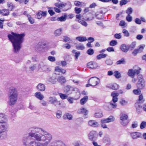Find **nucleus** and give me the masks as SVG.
<instances>
[{
    "label": "nucleus",
    "instance_id": "nucleus-24",
    "mask_svg": "<svg viewBox=\"0 0 146 146\" xmlns=\"http://www.w3.org/2000/svg\"><path fill=\"white\" fill-rule=\"evenodd\" d=\"M35 96L40 100H42L44 98V96L40 92H37L35 94Z\"/></svg>",
    "mask_w": 146,
    "mask_h": 146
},
{
    "label": "nucleus",
    "instance_id": "nucleus-34",
    "mask_svg": "<svg viewBox=\"0 0 146 146\" xmlns=\"http://www.w3.org/2000/svg\"><path fill=\"white\" fill-rule=\"evenodd\" d=\"M76 48L78 50H83L85 49V47L84 45L81 43L76 45Z\"/></svg>",
    "mask_w": 146,
    "mask_h": 146
},
{
    "label": "nucleus",
    "instance_id": "nucleus-45",
    "mask_svg": "<svg viewBox=\"0 0 146 146\" xmlns=\"http://www.w3.org/2000/svg\"><path fill=\"white\" fill-rule=\"evenodd\" d=\"M58 81L61 83H64L66 81L65 78L63 76H61L58 79Z\"/></svg>",
    "mask_w": 146,
    "mask_h": 146
},
{
    "label": "nucleus",
    "instance_id": "nucleus-53",
    "mask_svg": "<svg viewBox=\"0 0 146 146\" xmlns=\"http://www.w3.org/2000/svg\"><path fill=\"white\" fill-rule=\"evenodd\" d=\"M94 53V50L92 48H90L88 49L87 51V53L90 55H93Z\"/></svg>",
    "mask_w": 146,
    "mask_h": 146
},
{
    "label": "nucleus",
    "instance_id": "nucleus-10",
    "mask_svg": "<svg viewBox=\"0 0 146 146\" xmlns=\"http://www.w3.org/2000/svg\"><path fill=\"white\" fill-rule=\"evenodd\" d=\"M115 120L114 117L113 116H110L108 118H104L101 120L102 123H109Z\"/></svg>",
    "mask_w": 146,
    "mask_h": 146
},
{
    "label": "nucleus",
    "instance_id": "nucleus-42",
    "mask_svg": "<svg viewBox=\"0 0 146 146\" xmlns=\"http://www.w3.org/2000/svg\"><path fill=\"white\" fill-rule=\"evenodd\" d=\"M37 65L36 64H32L29 67V68L31 71H34L36 68L38 69Z\"/></svg>",
    "mask_w": 146,
    "mask_h": 146
},
{
    "label": "nucleus",
    "instance_id": "nucleus-26",
    "mask_svg": "<svg viewBox=\"0 0 146 146\" xmlns=\"http://www.w3.org/2000/svg\"><path fill=\"white\" fill-rule=\"evenodd\" d=\"M76 39V40L80 42H84L87 40L85 36H79L77 37Z\"/></svg>",
    "mask_w": 146,
    "mask_h": 146
},
{
    "label": "nucleus",
    "instance_id": "nucleus-33",
    "mask_svg": "<svg viewBox=\"0 0 146 146\" xmlns=\"http://www.w3.org/2000/svg\"><path fill=\"white\" fill-rule=\"evenodd\" d=\"M138 102H137L135 104L137 111L138 112H140L142 109V106Z\"/></svg>",
    "mask_w": 146,
    "mask_h": 146
},
{
    "label": "nucleus",
    "instance_id": "nucleus-62",
    "mask_svg": "<svg viewBox=\"0 0 146 146\" xmlns=\"http://www.w3.org/2000/svg\"><path fill=\"white\" fill-rule=\"evenodd\" d=\"M126 20L129 22H131L132 20V17L130 15H127L126 17Z\"/></svg>",
    "mask_w": 146,
    "mask_h": 146
},
{
    "label": "nucleus",
    "instance_id": "nucleus-25",
    "mask_svg": "<svg viewBox=\"0 0 146 146\" xmlns=\"http://www.w3.org/2000/svg\"><path fill=\"white\" fill-rule=\"evenodd\" d=\"M55 71L59 72H61L63 74L65 73L66 72V70L61 68L58 66H57L55 67Z\"/></svg>",
    "mask_w": 146,
    "mask_h": 146
},
{
    "label": "nucleus",
    "instance_id": "nucleus-21",
    "mask_svg": "<svg viewBox=\"0 0 146 146\" xmlns=\"http://www.w3.org/2000/svg\"><path fill=\"white\" fill-rule=\"evenodd\" d=\"M79 113H83L84 115H86L88 113V111L84 108H81L78 110V111Z\"/></svg>",
    "mask_w": 146,
    "mask_h": 146
},
{
    "label": "nucleus",
    "instance_id": "nucleus-46",
    "mask_svg": "<svg viewBox=\"0 0 146 146\" xmlns=\"http://www.w3.org/2000/svg\"><path fill=\"white\" fill-rule=\"evenodd\" d=\"M78 21L79 23L81 24L82 25L85 27H86L88 26V24L87 23L83 20L79 19L78 20Z\"/></svg>",
    "mask_w": 146,
    "mask_h": 146
},
{
    "label": "nucleus",
    "instance_id": "nucleus-27",
    "mask_svg": "<svg viewBox=\"0 0 146 146\" xmlns=\"http://www.w3.org/2000/svg\"><path fill=\"white\" fill-rule=\"evenodd\" d=\"M127 74L129 76L133 78L135 76L133 69H129L127 73Z\"/></svg>",
    "mask_w": 146,
    "mask_h": 146
},
{
    "label": "nucleus",
    "instance_id": "nucleus-6",
    "mask_svg": "<svg viewBox=\"0 0 146 146\" xmlns=\"http://www.w3.org/2000/svg\"><path fill=\"white\" fill-rule=\"evenodd\" d=\"M40 68L44 71L50 72L51 70V68L47 65L46 63L43 62H40L38 65V69Z\"/></svg>",
    "mask_w": 146,
    "mask_h": 146
},
{
    "label": "nucleus",
    "instance_id": "nucleus-11",
    "mask_svg": "<svg viewBox=\"0 0 146 146\" xmlns=\"http://www.w3.org/2000/svg\"><path fill=\"white\" fill-rule=\"evenodd\" d=\"M96 133L95 131H92L89 134V139L91 141L95 140L97 139Z\"/></svg>",
    "mask_w": 146,
    "mask_h": 146
},
{
    "label": "nucleus",
    "instance_id": "nucleus-56",
    "mask_svg": "<svg viewBox=\"0 0 146 146\" xmlns=\"http://www.w3.org/2000/svg\"><path fill=\"white\" fill-rule=\"evenodd\" d=\"M133 12V9L131 7H129L128 8L126 11V13L128 15H130Z\"/></svg>",
    "mask_w": 146,
    "mask_h": 146
},
{
    "label": "nucleus",
    "instance_id": "nucleus-51",
    "mask_svg": "<svg viewBox=\"0 0 146 146\" xmlns=\"http://www.w3.org/2000/svg\"><path fill=\"white\" fill-rule=\"evenodd\" d=\"M49 9L48 10V12L51 16H52L55 14V12L53 11V7H48Z\"/></svg>",
    "mask_w": 146,
    "mask_h": 146
},
{
    "label": "nucleus",
    "instance_id": "nucleus-40",
    "mask_svg": "<svg viewBox=\"0 0 146 146\" xmlns=\"http://www.w3.org/2000/svg\"><path fill=\"white\" fill-rule=\"evenodd\" d=\"M107 55L105 54H100L97 56V58L98 60H100L102 58H106Z\"/></svg>",
    "mask_w": 146,
    "mask_h": 146
},
{
    "label": "nucleus",
    "instance_id": "nucleus-49",
    "mask_svg": "<svg viewBox=\"0 0 146 146\" xmlns=\"http://www.w3.org/2000/svg\"><path fill=\"white\" fill-rule=\"evenodd\" d=\"M59 95L60 98L62 100L66 99L68 96L67 95L63 94L61 93H59Z\"/></svg>",
    "mask_w": 146,
    "mask_h": 146
},
{
    "label": "nucleus",
    "instance_id": "nucleus-48",
    "mask_svg": "<svg viewBox=\"0 0 146 146\" xmlns=\"http://www.w3.org/2000/svg\"><path fill=\"white\" fill-rule=\"evenodd\" d=\"M64 117H66L69 120H71L73 117L72 116L71 114L68 113H66L64 115Z\"/></svg>",
    "mask_w": 146,
    "mask_h": 146
},
{
    "label": "nucleus",
    "instance_id": "nucleus-36",
    "mask_svg": "<svg viewBox=\"0 0 146 146\" xmlns=\"http://www.w3.org/2000/svg\"><path fill=\"white\" fill-rule=\"evenodd\" d=\"M109 87L113 90H117L119 88V86L116 84H114L110 85Z\"/></svg>",
    "mask_w": 146,
    "mask_h": 146
},
{
    "label": "nucleus",
    "instance_id": "nucleus-38",
    "mask_svg": "<svg viewBox=\"0 0 146 146\" xmlns=\"http://www.w3.org/2000/svg\"><path fill=\"white\" fill-rule=\"evenodd\" d=\"M136 42H133L130 44L128 46L129 49L133 50L136 46Z\"/></svg>",
    "mask_w": 146,
    "mask_h": 146
},
{
    "label": "nucleus",
    "instance_id": "nucleus-61",
    "mask_svg": "<svg viewBox=\"0 0 146 146\" xmlns=\"http://www.w3.org/2000/svg\"><path fill=\"white\" fill-rule=\"evenodd\" d=\"M120 123L123 126H125L128 124V121L127 120L120 121Z\"/></svg>",
    "mask_w": 146,
    "mask_h": 146
},
{
    "label": "nucleus",
    "instance_id": "nucleus-8",
    "mask_svg": "<svg viewBox=\"0 0 146 146\" xmlns=\"http://www.w3.org/2000/svg\"><path fill=\"white\" fill-rule=\"evenodd\" d=\"M49 102L51 104H53L56 106L61 104L60 102L58 101L57 98L54 96L50 97L49 98Z\"/></svg>",
    "mask_w": 146,
    "mask_h": 146
},
{
    "label": "nucleus",
    "instance_id": "nucleus-39",
    "mask_svg": "<svg viewBox=\"0 0 146 146\" xmlns=\"http://www.w3.org/2000/svg\"><path fill=\"white\" fill-rule=\"evenodd\" d=\"M27 17H28V20L31 24H33L34 23L35 20L30 15H27Z\"/></svg>",
    "mask_w": 146,
    "mask_h": 146
},
{
    "label": "nucleus",
    "instance_id": "nucleus-43",
    "mask_svg": "<svg viewBox=\"0 0 146 146\" xmlns=\"http://www.w3.org/2000/svg\"><path fill=\"white\" fill-rule=\"evenodd\" d=\"M76 50H72V52L74 54V56L75 57V58L76 60H77L78 56L80 55V52H76Z\"/></svg>",
    "mask_w": 146,
    "mask_h": 146
},
{
    "label": "nucleus",
    "instance_id": "nucleus-57",
    "mask_svg": "<svg viewBox=\"0 0 146 146\" xmlns=\"http://www.w3.org/2000/svg\"><path fill=\"white\" fill-rule=\"evenodd\" d=\"M146 127V122L143 121L141 123L140 128L141 129H143Z\"/></svg>",
    "mask_w": 146,
    "mask_h": 146
},
{
    "label": "nucleus",
    "instance_id": "nucleus-29",
    "mask_svg": "<svg viewBox=\"0 0 146 146\" xmlns=\"http://www.w3.org/2000/svg\"><path fill=\"white\" fill-rule=\"evenodd\" d=\"M9 13V10L7 9H2L1 11V14L3 16H7Z\"/></svg>",
    "mask_w": 146,
    "mask_h": 146
},
{
    "label": "nucleus",
    "instance_id": "nucleus-31",
    "mask_svg": "<svg viewBox=\"0 0 146 146\" xmlns=\"http://www.w3.org/2000/svg\"><path fill=\"white\" fill-rule=\"evenodd\" d=\"M128 117V116L127 115L122 114L120 115V119L121 121L127 120Z\"/></svg>",
    "mask_w": 146,
    "mask_h": 146
},
{
    "label": "nucleus",
    "instance_id": "nucleus-15",
    "mask_svg": "<svg viewBox=\"0 0 146 146\" xmlns=\"http://www.w3.org/2000/svg\"><path fill=\"white\" fill-rule=\"evenodd\" d=\"M89 125L94 127H97L100 126L98 123L94 120H90L88 121Z\"/></svg>",
    "mask_w": 146,
    "mask_h": 146
},
{
    "label": "nucleus",
    "instance_id": "nucleus-44",
    "mask_svg": "<svg viewBox=\"0 0 146 146\" xmlns=\"http://www.w3.org/2000/svg\"><path fill=\"white\" fill-rule=\"evenodd\" d=\"M125 59L123 58H122L121 60H120L116 62V64L117 65H119L121 64H125Z\"/></svg>",
    "mask_w": 146,
    "mask_h": 146
},
{
    "label": "nucleus",
    "instance_id": "nucleus-17",
    "mask_svg": "<svg viewBox=\"0 0 146 146\" xmlns=\"http://www.w3.org/2000/svg\"><path fill=\"white\" fill-rule=\"evenodd\" d=\"M56 73L54 74L52 76L48 79V81L52 84H54L56 82Z\"/></svg>",
    "mask_w": 146,
    "mask_h": 146
},
{
    "label": "nucleus",
    "instance_id": "nucleus-19",
    "mask_svg": "<svg viewBox=\"0 0 146 146\" xmlns=\"http://www.w3.org/2000/svg\"><path fill=\"white\" fill-rule=\"evenodd\" d=\"M120 49L123 52L126 53L129 50V48L128 46H127V45L125 44H121L120 47Z\"/></svg>",
    "mask_w": 146,
    "mask_h": 146
},
{
    "label": "nucleus",
    "instance_id": "nucleus-64",
    "mask_svg": "<svg viewBox=\"0 0 146 146\" xmlns=\"http://www.w3.org/2000/svg\"><path fill=\"white\" fill-rule=\"evenodd\" d=\"M128 1L127 0H122L120 2V5L122 6L123 5L126 4Z\"/></svg>",
    "mask_w": 146,
    "mask_h": 146
},
{
    "label": "nucleus",
    "instance_id": "nucleus-18",
    "mask_svg": "<svg viewBox=\"0 0 146 146\" xmlns=\"http://www.w3.org/2000/svg\"><path fill=\"white\" fill-rule=\"evenodd\" d=\"M141 134L138 132H134L131 133V135L133 139H136L141 137Z\"/></svg>",
    "mask_w": 146,
    "mask_h": 146
},
{
    "label": "nucleus",
    "instance_id": "nucleus-1",
    "mask_svg": "<svg viewBox=\"0 0 146 146\" xmlns=\"http://www.w3.org/2000/svg\"><path fill=\"white\" fill-rule=\"evenodd\" d=\"M29 136L34 137L38 142L37 146H47L51 142L52 135L42 129L37 127H31L29 129Z\"/></svg>",
    "mask_w": 146,
    "mask_h": 146
},
{
    "label": "nucleus",
    "instance_id": "nucleus-9",
    "mask_svg": "<svg viewBox=\"0 0 146 146\" xmlns=\"http://www.w3.org/2000/svg\"><path fill=\"white\" fill-rule=\"evenodd\" d=\"M145 46V45H141L137 48L135 49L132 52V53L134 56H136L137 54L142 52Z\"/></svg>",
    "mask_w": 146,
    "mask_h": 146
},
{
    "label": "nucleus",
    "instance_id": "nucleus-52",
    "mask_svg": "<svg viewBox=\"0 0 146 146\" xmlns=\"http://www.w3.org/2000/svg\"><path fill=\"white\" fill-rule=\"evenodd\" d=\"M128 101L123 99L121 100L120 102V104L122 106H125L127 104Z\"/></svg>",
    "mask_w": 146,
    "mask_h": 146
},
{
    "label": "nucleus",
    "instance_id": "nucleus-59",
    "mask_svg": "<svg viewBox=\"0 0 146 146\" xmlns=\"http://www.w3.org/2000/svg\"><path fill=\"white\" fill-rule=\"evenodd\" d=\"M103 114L101 113H96L94 114V116L96 118H100L103 116Z\"/></svg>",
    "mask_w": 146,
    "mask_h": 146
},
{
    "label": "nucleus",
    "instance_id": "nucleus-63",
    "mask_svg": "<svg viewBox=\"0 0 146 146\" xmlns=\"http://www.w3.org/2000/svg\"><path fill=\"white\" fill-rule=\"evenodd\" d=\"M104 108L107 110H111L112 109L109 104L105 106Z\"/></svg>",
    "mask_w": 146,
    "mask_h": 146
},
{
    "label": "nucleus",
    "instance_id": "nucleus-3",
    "mask_svg": "<svg viewBox=\"0 0 146 146\" xmlns=\"http://www.w3.org/2000/svg\"><path fill=\"white\" fill-rule=\"evenodd\" d=\"M7 116L5 114L0 113V139L5 138L6 135V131L8 128Z\"/></svg>",
    "mask_w": 146,
    "mask_h": 146
},
{
    "label": "nucleus",
    "instance_id": "nucleus-12",
    "mask_svg": "<svg viewBox=\"0 0 146 146\" xmlns=\"http://www.w3.org/2000/svg\"><path fill=\"white\" fill-rule=\"evenodd\" d=\"M87 67L89 68L95 69L98 67L97 64L95 62L91 61L87 64Z\"/></svg>",
    "mask_w": 146,
    "mask_h": 146
},
{
    "label": "nucleus",
    "instance_id": "nucleus-41",
    "mask_svg": "<svg viewBox=\"0 0 146 146\" xmlns=\"http://www.w3.org/2000/svg\"><path fill=\"white\" fill-rule=\"evenodd\" d=\"M114 76L117 78L118 79L121 77V74L118 71H115L114 72Z\"/></svg>",
    "mask_w": 146,
    "mask_h": 146
},
{
    "label": "nucleus",
    "instance_id": "nucleus-30",
    "mask_svg": "<svg viewBox=\"0 0 146 146\" xmlns=\"http://www.w3.org/2000/svg\"><path fill=\"white\" fill-rule=\"evenodd\" d=\"M145 100L142 94H140L139 96L138 101L137 102L140 103H143L145 102Z\"/></svg>",
    "mask_w": 146,
    "mask_h": 146
},
{
    "label": "nucleus",
    "instance_id": "nucleus-32",
    "mask_svg": "<svg viewBox=\"0 0 146 146\" xmlns=\"http://www.w3.org/2000/svg\"><path fill=\"white\" fill-rule=\"evenodd\" d=\"M88 99V96H85L82 98L81 99L80 102V104L82 105H84L87 101Z\"/></svg>",
    "mask_w": 146,
    "mask_h": 146
},
{
    "label": "nucleus",
    "instance_id": "nucleus-4",
    "mask_svg": "<svg viewBox=\"0 0 146 146\" xmlns=\"http://www.w3.org/2000/svg\"><path fill=\"white\" fill-rule=\"evenodd\" d=\"M8 104L12 106L16 103L17 100V94L15 88L11 87L9 88L8 93Z\"/></svg>",
    "mask_w": 146,
    "mask_h": 146
},
{
    "label": "nucleus",
    "instance_id": "nucleus-55",
    "mask_svg": "<svg viewBox=\"0 0 146 146\" xmlns=\"http://www.w3.org/2000/svg\"><path fill=\"white\" fill-rule=\"evenodd\" d=\"M109 104L110 105V106H111L112 109L115 108L117 107V105L115 103L110 102L109 103Z\"/></svg>",
    "mask_w": 146,
    "mask_h": 146
},
{
    "label": "nucleus",
    "instance_id": "nucleus-14",
    "mask_svg": "<svg viewBox=\"0 0 146 146\" xmlns=\"http://www.w3.org/2000/svg\"><path fill=\"white\" fill-rule=\"evenodd\" d=\"M119 94L115 92H113L111 94V96L112 97V102L113 103H116L117 102L118 98L117 96H119Z\"/></svg>",
    "mask_w": 146,
    "mask_h": 146
},
{
    "label": "nucleus",
    "instance_id": "nucleus-50",
    "mask_svg": "<svg viewBox=\"0 0 146 146\" xmlns=\"http://www.w3.org/2000/svg\"><path fill=\"white\" fill-rule=\"evenodd\" d=\"M117 44V42L115 40H112L110 43V45L111 46H114Z\"/></svg>",
    "mask_w": 146,
    "mask_h": 146
},
{
    "label": "nucleus",
    "instance_id": "nucleus-47",
    "mask_svg": "<svg viewBox=\"0 0 146 146\" xmlns=\"http://www.w3.org/2000/svg\"><path fill=\"white\" fill-rule=\"evenodd\" d=\"M133 92L135 95H138L141 94V91L139 89H137L133 90Z\"/></svg>",
    "mask_w": 146,
    "mask_h": 146
},
{
    "label": "nucleus",
    "instance_id": "nucleus-22",
    "mask_svg": "<svg viewBox=\"0 0 146 146\" xmlns=\"http://www.w3.org/2000/svg\"><path fill=\"white\" fill-rule=\"evenodd\" d=\"M135 75H138L140 73L141 69L137 66H135L133 68Z\"/></svg>",
    "mask_w": 146,
    "mask_h": 146
},
{
    "label": "nucleus",
    "instance_id": "nucleus-60",
    "mask_svg": "<svg viewBox=\"0 0 146 146\" xmlns=\"http://www.w3.org/2000/svg\"><path fill=\"white\" fill-rule=\"evenodd\" d=\"M106 64L108 65H111L113 64L112 60L110 59H108L106 60Z\"/></svg>",
    "mask_w": 146,
    "mask_h": 146
},
{
    "label": "nucleus",
    "instance_id": "nucleus-7",
    "mask_svg": "<svg viewBox=\"0 0 146 146\" xmlns=\"http://www.w3.org/2000/svg\"><path fill=\"white\" fill-rule=\"evenodd\" d=\"M100 82V80L96 77L91 78L88 81V83H90L92 86H95L98 85Z\"/></svg>",
    "mask_w": 146,
    "mask_h": 146
},
{
    "label": "nucleus",
    "instance_id": "nucleus-5",
    "mask_svg": "<svg viewBox=\"0 0 146 146\" xmlns=\"http://www.w3.org/2000/svg\"><path fill=\"white\" fill-rule=\"evenodd\" d=\"M33 138L29 136V133L28 135H25L23 139V142L24 146H37L38 142L35 140H33Z\"/></svg>",
    "mask_w": 146,
    "mask_h": 146
},
{
    "label": "nucleus",
    "instance_id": "nucleus-28",
    "mask_svg": "<svg viewBox=\"0 0 146 146\" xmlns=\"http://www.w3.org/2000/svg\"><path fill=\"white\" fill-rule=\"evenodd\" d=\"M62 30V28L56 30L54 33L55 36H60L61 34Z\"/></svg>",
    "mask_w": 146,
    "mask_h": 146
},
{
    "label": "nucleus",
    "instance_id": "nucleus-20",
    "mask_svg": "<svg viewBox=\"0 0 146 146\" xmlns=\"http://www.w3.org/2000/svg\"><path fill=\"white\" fill-rule=\"evenodd\" d=\"M36 88L38 91H44L45 90V86L43 84L40 83L37 86Z\"/></svg>",
    "mask_w": 146,
    "mask_h": 146
},
{
    "label": "nucleus",
    "instance_id": "nucleus-13",
    "mask_svg": "<svg viewBox=\"0 0 146 146\" xmlns=\"http://www.w3.org/2000/svg\"><path fill=\"white\" fill-rule=\"evenodd\" d=\"M47 12L39 11L36 15V17L38 19H41L42 17H45L46 15Z\"/></svg>",
    "mask_w": 146,
    "mask_h": 146
},
{
    "label": "nucleus",
    "instance_id": "nucleus-2",
    "mask_svg": "<svg viewBox=\"0 0 146 146\" xmlns=\"http://www.w3.org/2000/svg\"><path fill=\"white\" fill-rule=\"evenodd\" d=\"M25 34L24 33L18 34L11 32L9 34L8 37L12 44L13 51L15 53L18 52L21 48V44L24 42Z\"/></svg>",
    "mask_w": 146,
    "mask_h": 146
},
{
    "label": "nucleus",
    "instance_id": "nucleus-37",
    "mask_svg": "<svg viewBox=\"0 0 146 146\" xmlns=\"http://www.w3.org/2000/svg\"><path fill=\"white\" fill-rule=\"evenodd\" d=\"M56 145L55 146H65V144L60 141H55Z\"/></svg>",
    "mask_w": 146,
    "mask_h": 146
},
{
    "label": "nucleus",
    "instance_id": "nucleus-16",
    "mask_svg": "<svg viewBox=\"0 0 146 146\" xmlns=\"http://www.w3.org/2000/svg\"><path fill=\"white\" fill-rule=\"evenodd\" d=\"M138 81V84L140 85V87L141 88H143L145 86V85L142 84L143 81V76L142 75L139 74L137 76Z\"/></svg>",
    "mask_w": 146,
    "mask_h": 146
},
{
    "label": "nucleus",
    "instance_id": "nucleus-54",
    "mask_svg": "<svg viewBox=\"0 0 146 146\" xmlns=\"http://www.w3.org/2000/svg\"><path fill=\"white\" fill-rule=\"evenodd\" d=\"M123 33L124 34V36L126 37H128L129 36L130 34L128 31L125 29L123 30L122 31Z\"/></svg>",
    "mask_w": 146,
    "mask_h": 146
},
{
    "label": "nucleus",
    "instance_id": "nucleus-23",
    "mask_svg": "<svg viewBox=\"0 0 146 146\" xmlns=\"http://www.w3.org/2000/svg\"><path fill=\"white\" fill-rule=\"evenodd\" d=\"M54 5L56 6L60 9L65 7L66 4L64 3L63 2H58L57 3H55Z\"/></svg>",
    "mask_w": 146,
    "mask_h": 146
},
{
    "label": "nucleus",
    "instance_id": "nucleus-35",
    "mask_svg": "<svg viewBox=\"0 0 146 146\" xmlns=\"http://www.w3.org/2000/svg\"><path fill=\"white\" fill-rule=\"evenodd\" d=\"M67 17L66 15H64V16H62L60 17H58L57 19L58 21H66Z\"/></svg>",
    "mask_w": 146,
    "mask_h": 146
},
{
    "label": "nucleus",
    "instance_id": "nucleus-58",
    "mask_svg": "<svg viewBox=\"0 0 146 146\" xmlns=\"http://www.w3.org/2000/svg\"><path fill=\"white\" fill-rule=\"evenodd\" d=\"M96 17L98 19H100L103 18L102 14L100 13H96Z\"/></svg>",
    "mask_w": 146,
    "mask_h": 146
}]
</instances>
